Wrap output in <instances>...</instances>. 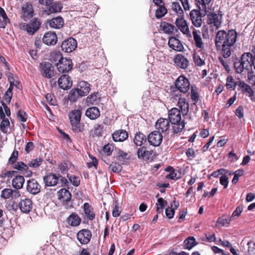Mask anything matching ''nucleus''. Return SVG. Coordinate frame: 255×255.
<instances>
[{
    "label": "nucleus",
    "instance_id": "12",
    "mask_svg": "<svg viewBox=\"0 0 255 255\" xmlns=\"http://www.w3.org/2000/svg\"><path fill=\"white\" fill-rule=\"evenodd\" d=\"M92 234L88 229H82L80 230L77 235V238L81 244H88L91 238Z\"/></svg>",
    "mask_w": 255,
    "mask_h": 255
},
{
    "label": "nucleus",
    "instance_id": "34",
    "mask_svg": "<svg viewBox=\"0 0 255 255\" xmlns=\"http://www.w3.org/2000/svg\"><path fill=\"white\" fill-rule=\"evenodd\" d=\"M81 219L78 214L75 213L71 214L67 219V223L73 227H76L80 225Z\"/></svg>",
    "mask_w": 255,
    "mask_h": 255
},
{
    "label": "nucleus",
    "instance_id": "1",
    "mask_svg": "<svg viewBox=\"0 0 255 255\" xmlns=\"http://www.w3.org/2000/svg\"><path fill=\"white\" fill-rule=\"evenodd\" d=\"M169 121L172 124V130L173 134L182 131L185 127V123L181 120V111L176 108L171 109L168 112Z\"/></svg>",
    "mask_w": 255,
    "mask_h": 255
},
{
    "label": "nucleus",
    "instance_id": "22",
    "mask_svg": "<svg viewBox=\"0 0 255 255\" xmlns=\"http://www.w3.org/2000/svg\"><path fill=\"white\" fill-rule=\"evenodd\" d=\"M20 194L18 191L13 190L10 188H5L2 190L1 197L4 199H7L10 198L16 199L20 197Z\"/></svg>",
    "mask_w": 255,
    "mask_h": 255
},
{
    "label": "nucleus",
    "instance_id": "39",
    "mask_svg": "<svg viewBox=\"0 0 255 255\" xmlns=\"http://www.w3.org/2000/svg\"><path fill=\"white\" fill-rule=\"evenodd\" d=\"M22 10L24 18H28L33 16V9L31 4L27 3L24 4L22 7Z\"/></svg>",
    "mask_w": 255,
    "mask_h": 255
},
{
    "label": "nucleus",
    "instance_id": "43",
    "mask_svg": "<svg viewBox=\"0 0 255 255\" xmlns=\"http://www.w3.org/2000/svg\"><path fill=\"white\" fill-rule=\"evenodd\" d=\"M178 106L180 108L181 113L183 115H187L189 111V104L186 102L184 98H180L178 103Z\"/></svg>",
    "mask_w": 255,
    "mask_h": 255
},
{
    "label": "nucleus",
    "instance_id": "54",
    "mask_svg": "<svg viewBox=\"0 0 255 255\" xmlns=\"http://www.w3.org/2000/svg\"><path fill=\"white\" fill-rule=\"evenodd\" d=\"M219 175H221L220 177V182L221 185H223V168H220L214 172H213L211 176L218 177Z\"/></svg>",
    "mask_w": 255,
    "mask_h": 255
},
{
    "label": "nucleus",
    "instance_id": "7",
    "mask_svg": "<svg viewBox=\"0 0 255 255\" xmlns=\"http://www.w3.org/2000/svg\"><path fill=\"white\" fill-rule=\"evenodd\" d=\"M202 10L193 9L190 12V19L192 24L196 27H200L202 24V17L205 16L206 14H202Z\"/></svg>",
    "mask_w": 255,
    "mask_h": 255
},
{
    "label": "nucleus",
    "instance_id": "31",
    "mask_svg": "<svg viewBox=\"0 0 255 255\" xmlns=\"http://www.w3.org/2000/svg\"><path fill=\"white\" fill-rule=\"evenodd\" d=\"M215 44L217 49L223 55V30H219L216 36Z\"/></svg>",
    "mask_w": 255,
    "mask_h": 255
},
{
    "label": "nucleus",
    "instance_id": "27",
    "mask_svg": "<svg viewBox=\"0 0 255 255\" xmlns=\"http://www.w3.org/2000/svg\"><path fill=\"white\" fill-rule=\"evenodd\" d=\"M82 115V108L80 107L78 109H75L69 113V118L71 123L80 122Z\"/></svg>",
    "mask_w": 255,
    "mask_h": 255
},
{
    "label": "nucleus",
    "instance_id": "3",
    "mask_svg": "<svg viewBox=\"0 0 255 255\" xmlns=\"http://www.w3.org/2000/svg\"><path fill=\"white\" fill-rule=\"evenodd\" d=\"M41 24L39 19L34 18L28 23L20 24L19 27L21 29L26 31L29 35H33L39 29Z\"/></svg>",
    "mask_w": 255,
    "mask_h": 255
},
{
    "label": "nucleus",
    "instance_id": "24",
    "mask_svg": "<svg viewBox=\"0 0 255 255\" xmlns=\"http://www.w3.org/2000/svg\"><path fill=\"white\" fill-rule=\"evenodd\" d=\"M58 199L66 205H68L71 199L70 192L65 188L61 189L57 193Z\"/></svg>",
    "mask_w": 255,
    "mask_h": 255
},
{
    "label": "nucleus",
    "instance_id": "58",
    "mask_svg": "<svg viewBox=\"0 0 255 255\" xmlns=\"http://www.w3.org/2000/svg\"><path fill=\"white\" fill-rule=\"evenodd\" d=\"M243 65L242 64V62L240 61L238 62H236L234 63V67L236 71L238 73H241L244 70H248V68H246V67L243 66Z\"/></svg>",
    "mask_w": 255,
    "mask_h": 255
},
{
    "label": "nucleus",
    "instance_id": "19",
    "mask_svg": "<svg viewBox=\"0 0 255 255\" xmlns=\"http://www.w3.org/2000/svg\"><path fill=\"white\" fill-rule=\"evenodd\" d=\"M43 42L47 45H54L57 42V35L54 32L45 33L42 38Z\"/></svg>",
    "mask_w": 255,
    "mask_h": 255
},
{
    "label": "nucleus",
    "instance_id": "64",
    "mask_svg": "<svg viewBox=\"0 0 255 255\" xmlns=\"http://www.w3.org/2000/svg\"><path fill=\"white\" fill-rule=\"evenodd\" d=\"M165 214L166 217L168 219H172L175 214L174 209H172L170 208H167L165 210Z\"/></svg>",
    "mask_w": 255,
    "mask_h": 255
},
{
    "label": "nucleus",
    "instance_id": "33",
    "mask_svg": "<svg viewBox=\"0 0 255 255\" xmlns=\"http://www.w3.org/2000/svg\"><path fill=\"white\" fill-rule=\"evenodd\" d=\"M24 181L25 179L23 176L21 175H16L12 180V186L16 190L20 189L23 187Z\"/></svg>",
    "mask_w": 255,
    "mask_h": 255
},
{
    "label": "nucleus",
    "instance_id": "11",
    "mask_svg": "<svg viewBox=\"0 0 255 255\" xmlns=\"http://www.w3.org/2000/svg\"><path fill=\"white\" fill-rule=\"evenodd\" d=\"M44 184L47 187H53L58 184L59 176L54 173H48L43 178Z\"/></svg>",
    "mask_w": 255,
    "mask_h": 255
},
{
    "label": "nucleus",
    "instance_id": "59",
    "mask_svg": "<svg viewBox=\"0 0 255 255\" xmlns=\"http://www.w3.org/2000/svg\"><path fill=\"white\" fill-rule=\"evenodd\" d=\"M18 152L16 150H14L11 153L10 157L8 159V164H12L16 162V161L18 158Z\"/></svg>",
    "mask_w": 255,
    "mask_h": 255
},
{
    "label": "nucleus",
    "instance_id": "53",
    "mask_svg": "<svg viewBox=\"0 0 255 255\" xmlns=\"http://www.w3.org/2000/svg\"><path fill=\"white\" fill-rule=\"evenodd\" d=\"M172 9L176 13L180 14V15H182L183 13V10L178 2H173L172 3Z\"/></svg>",
    "mask_w": 255,
    "mask_h": 255
},
{
    "label": "nucleus",
    "instance_id": "8",
    "mask_svg": "<svg viewBox=\"0 0 255 255\" xmlns=\"http://www.w3.org/2000/svg\"><path fill=\"white\" fill-rule=\"evenodd\" d=\"M163 136L159 131L155 130L150 133L147 140L150 145L154 146H159L162 142Z\"/></svg>",
    "mask_w": 255,
    "mask_h": 255
},
{
    "label": "nucleus",
    "instance_id": "2",
    "mask_svg": "<svg viewBox=\"0 0 255 255\" xmlns=\"http://www.w3.org/2000/svg\"><path fill=\"white\" fill-rule=\"evenodd\" d=\"M53 61L57 62V68L60 73H67L70 71L73 66L72 60L70 59L63 58L60 53H56L53 57Z\"/></svg>",
    "mask_w": 255,
    "mask_h": 255
},
{
    "label": "nucleus",
    "instance_id": "50",
    "mask_svg": "<svg viewBox=\"0 0 255 255\" xmlns=\"http://www.w3.org/2000/svg\"><path fill=\"white\" fill-rule=\"evenodd\" d=\"M167 12V10L164 5L158 6V8L155 11V17L157 18H160L164 16Z\"/></svg>",
    "mask_w": 255,
    "mask_h": 255
},
{
    "label": "nucleus",
    "instance_id": "25",
    "mask_svg": "<svg viewBox=\"0 0 255 255\" xmlns=\"http://www.w3.org/2000/svg\"><path fill=\"white\" fill-rule=\"evenodd\" d=\"M12 167L19 171L23 172V173L26 174L27 177H29L32 175V171L27 168L26 163L22 161L16 162L12 164Z\"/></svg>",
    "mask_w": 255,
    "mask_h": 255
},
{
    "label": "nucleus",
    "instance_id": "17",
    "mask_svg": "<svg viewBox=\"0 0 255 255\" xmlns=\"http://www.w3.org/2000/svg\"><path fill=\"white\" fill-rule=\"evenodd\" d=\"M174 62L176 66L181 69H185L189 65V61L183 55L179 54L174 58Z\"/></svg>",
    "mask_w": 255,
    "mask_h": 255
},
{
    "label": "nucleus",
    "instance_id": "9",
    "mask_svg": "<svg viewBox=\"0 0 255 255\" xmlns=\"http://www.w3.org/2000/svg\"><path fill=\"white\" fill-rule=\"evenodd\" d=\"M77 46V41L72 37L68 38L63 41L61 46L62 50L67 53L72 52Z\"/></svg>",
    "mask_w": 255,
    "mask_h": 255
},
{
    "label": "nucleus",
    "instance_id": "55",
    "mask_svg": "<svg viewBox=\"0 0 255 255\" xmlns=\"http://www.w3.org/2000/svg\"><path fill=\"white\" fill-rule=\"evenodd\" d=\"M110 169L115 173H119L122 171V167L117 162H112L109 166Z\"/></svg>",
    "mask_w": 255,
    "mask_h": 255
},
{
    "label": "nucleus",
    "instance_id": "63",
    "mask_svg": "<svg viewBox=\"0 0 255 255\" xmlns=\"http://www.w3.org/2000/svg\"><path fill=\"white\" fill-rule=\"evenodd\" d=\"M26 116V115L25 112H22L21 110L18 111L17 113V117L19 121L22 122H25L27 119Z\"/></svg>",
    "mask_w": 255,
    "mask_h": 255
},
{
    "label": "nucleus",
    "instance_id": "49",
    "mask_svg": "<svg viewBox=\"0 0 255 255\" xmlns=\"http://www.w3.org/2000/svg\"><path fill=\"white\" fill-rule=\"evenodd\" d=\"M193 36L196 46L199 48H202L203 47V43L200 35L198 33L197 30H195L193 31Z\"/></svg>",
    "mask_w": 255,
    "mask_h": 255
},
{
    "label": "nucleus",
    "instance_id": "41",
    "mask_svg": "<svg viewBox=\"0 0 255 255\" xmlns=\"http://www.w3.org/2000/svg\"><path fill=\"white\" fill-rule=\"evenodd\" d=\"M147 140L145 135L141 132H136L135 134L133 141L137 146H141Z\"/></svg>",
    "mask_w": 255,
    "mask_h": 255
},
{
    "label": "nucleus",
    "instance_id": "51",
    "mask_svg": "<svg viewBox=\"0 0 255 255\" xmlns=\"http://www.w3.org/2000/svg\"><path fill=\"white\" fill-rule=\"evenodd\" d=\"M191 97L194 104H196L199 100V95L198 92V88L195 86H191Z\"/></svg>",
    "mask_w": 255,
    "mask_h": 255
},
{
    "label": "nucleus",
    "instance_id": "60",
    "mask_svg": "<svg viewBox=\"0 0 255 255\" xmlns=\"http://www.w3.org/2000/svg\"><path fill=\"white\" fill-rule=\"evenodd\" d=\"M180 176L174 170L171 171L169 174L166 176V178L167 179H170L172 180H177L180 178Z\"/></svg>",
    "mask_w": 255,
    "mask_h": 255
},
{
    "label": "nucleus",
    "instance_id": "26",
    "mask_svg": "<svg viewBox=\"0 0 255 255\" xmlns=\"http://www.w3.org/2000/svg\"><path fill=\"white\" fill-rule=\"evenodd\" d=\"M128 133L124 129L117 130L112 134L113 140L116 142L124 141L128 138Z\"/></svg>",
    "mask_w": 255,
    "mask_h": 255
},
{
    "label": "nucleus",
    "instance_id": "13",
    "mask_svg": "<svg viewBox=\"0 0 255 255\" xmlns=\"http://www.w3.org/2000/svg\"><path fill=\"white\" fill-rule=\"evenodd\" d=\"M237 36V33L235 30H229L224 38V48L226 46H233L236 42Z\"/></svg>",
    "mask_w": 255,
    "mask_h": 255
},
{
    "label": "nucleus",
    "instance_id": "5",
    "mask_svg": "<svg viewBox=\"0 0 255 255\" xmlns=\"http://www.w3.org/2000/svg\"><path fill=\"white\" fill-rule=\"evenodd\" d=\"M5 111H3L0 107V118L2 120L0 125V128L3 133H6L10 127L9 121L6 118V116L9 117L10 116V111L8 107H5Z\"/></svg>",
    "mask_w": 255,
    "mask_h": 255
},
{
    "label": "nucleus",
    "instance_id": "14",
    "mask_svg": "<svg viewBox=\"0 0 255 255\" xmlns=\"http://www.w3.org/2000/svg\"><path fill=\"white\" fill-rule=\"evenodd\" d=\"M26 189L28 192L35 195L40 192L41 186L35 179H31L27 182Z\"/></svg>",
    "mask_w": 255,
    "mask_h": 255
},
{
    "label": "nucleus",
    "instance_id": "48",
    "mask_svg": "<svg viewBox=\"0 0 255 255\" xmlns=\"http://www.w3.org/2000/svg\"><path fill=\"white\" fill-rule=\"evenodd\" d=\"M160 27L161 29L165 33H172L174 28V26L170 24L169 23H167L166 22H162L160 24Z\"/></svg>",
    "mask_w": 255,
    "mask_h": 255
},
{
    "label": "nucleus",
    "instance_id": "21",
    "mask_svg": "<svg viewBox=\"0 0 255 255\" xmlns=\"http://www.w3.org/2000/svg\"><path fill=\"white\" fill-rule=\"evenodd\" d=\"M146 147L144 146L138 149L137 151L138 158L145 161L152 160V154L153 153V151L146 150Z\"/></svg>",
    "mask_w": 255,
    "mask_h": 255
},
{
    "label": "nucleus",
    "instance_id": "18",
    "mask_svg": "<svg viewBox=\"0 0 255 255\" xmlns=\"http://www.w3.org/2000/svg\"><path fill=\"white\" fill-rule=\"evenodd\" d=\"M175 24L179 29L184 34H188L190 33L189 29L186 21L183 17V15H179L176 18Z\"/></svg>",
    "mask_w": 255,
    "mask_h": 255
},
{
    "label": "nucleus",
    "instance_id": "47",
    "mask_svg": "<svg viewBox=\"0 0 255 255\" xmlns=\"http://www.w3.org/2000/svg\"><path fill=\"white\" fill-rule=\"evenodd\" d=\"M8 20L7 16L4 11L2 8H0V27L4 28L7 24Z\"/></svg>",
    "mask_w": 255,
    "mask_h": 255
},
{
    "label": "nucleus",
    "instance_id": "37",
    "mask_svg": "<svg viewBox=\"0 0 255 255\" xmlns=\"http://www.w3.org/2000/svg\"><path fill=\"white\" fill-rule=\"evenodd\" d=\"M238 85L239 89L242 90L243 93L246 94L249 97H252L254 95V93L252 88L244 81H239Z\"/></svg>",
    "mask_w": 255,
    "mask_h": 255
},
{
    "label": "nucleus",
    "instance_id": "6",
    "mask_svg": "<svg viewBox=\"0 0 255 255\" xmlns=\"http://www.w3.org/2000/svg\"><path fill=\"white\" fill-rule=\"evenodd\" d=\"M176 88L180 92L187 93L190 89V84L189 81L184 76H180L175 82Z\"/></svg>",
    "mask_w": 255,
    "mask_h": 255
},
{
    "label": "nucleus",
    "instance_id": "36",
    "mask_svg": "<svg viewBox=\"0 0 255 255\" xmlns=\"http://www.w3.org/2000/svg\"><path fill=\"white\" fill-rule=\"evenodd\" d=\"M84 213L86 217L90 220H93L95 218V214L92 206L88 203H85L83 206Z\"/></svg>",
    "mask_w": 255,
    "mask_h": 255
},
{
    "label": "nucleus",
    "instance_id": "30",
    "mask_svg": "<svg viewBox=\"0 0 255 255\" xmlns=\"http://www.w3.org/2000/svg\"><path fill=\"white\" fill-rule=\"evenodd\" d=\"M90 84L85 81H81L77 85V89L82 94V96L88 95L90 91Z\"/></svg>",
    "mask_w": 255,
    "mask_h": 255
},
{
    "label": "nucleus",
    "instance_id": "57",
    "mask_svg": "<svg viewBox=\"0 0 255 255\" xmlns=\"http://www.w3.org/2000/svg\"><path fill=\"white\" fill-rule=\"evenodd\" d=\"M103 131V126L101 125H96L94 128V134L97 136H101Z\"/></svg>",
    "mask_w": 255,
    "mask_h": 255
},
{
    "label": "nucleus",
    "instance_id": "45",
    "mask_svg": "<svg viewBox=\"0 0 255 255\" xmlns=\"http://www.w3.org/2000/svg\"><path fill=\"white\" fill-rule=\"evenodd\" d=\"M183 246L184 249L187 250H191L197 243L195 239L193 237H189L183 242Z\"/></svg>",
    "mask_w": 255,
    "mask_h": 255
},
{
    "label": "nucleus",
    "instance_id": "38",
    "mask_svg": "<svg viewBox=\"0 0 255 255\" xmlns=\"http://www.w3.org/2000/svg\"><path fill=\"white\" fill-rule=\"evenodd\" d=\"M62 5L59 2L54 3L53 1L47 7L45 11L48 13H56L60 12L62 8Z\"/></svg>",
    "mask_w": 255,
    "mask_h": 255
},
{
    "label": "nucleus",
    "instance_id": "29",
    "mask_svg": "<svg viewBox=\"0 0 255 255\" xmlns=\"http://www.w3.org/2000/svg\"><path fill=\"white\" fill-rule=\"evenodd\" d=\"M209 24H212L216 28H219L222 23V15L212 13L208 15Z\"/></svg>",
    "mask_w": 255,
    "mask_h": 255
},
{
    "label": "nucleus",
    "instance_id": "16",
    "mask_svg": "<svg viewBox=\"0 0 255 255\" xmlns=\"http://www.w3.org/2000/svg\"><path fill=\"white\" fill-rule=\"evenodd\" d=\"M155 127L157 131L165 133L169 129L170 122L167 119L160 118L156 122Z\"/></svg>",
    "mask_w": 255,
    "mask_h": 255
},
{
    "label": "nucleus",
    "instance_id": "62",
    "mask_svg": "<svg viewBox=\"0 0 255 255\" xmlns=\"http://www.w3.org/2000/svg\"><path fill=\"white\" fill-rule=\"evenodd\" d=\"M193 59L195 63L198 66H202L205 64L204 61L203 59H202L200 58V57L199 55H197L196 54L194 55Z\"/></svg>",
    "mask_w": 255,
    "mask_h": 255
},
{
    "label": "nucleus",
    "instance_id": "52",
    "mask_svg": "<svg viewBox=\"0 0 255 255\" xmlns=\"http://www.w3.org/2000/svg\"><path fill=\"white\" fill-rule=\"evenodd\" d=\"M237 83L235 81L232 76H228L227 78L226 86L228 89L233 90L235 89Z\"/></svg>",
    "mask_w": 255,
    "mask_h": 255
},
{
    "label": "nucleus",
    "instance_id": "23",
    "mask_svg": "<svg viewBox=\"0 0 255 255\" xmlns=\"http://www.w3.org/2000/svg\"><path fill=\"white\" fill-rule=\"evenodd\" d=\"M240 61L242 62V64L243 65V66L246 67V68L249 70L254 64L252 54L250 52L245 53L242 55Z\"/></svg>",
    "mask_w": 255,
    "mask_h": 255
},
{
    "label": "nucleus",
    "instance_id": "56",
    "mask_svg": "<svg viewBox=\"0 0 255 255\" xmlns=\"http://www.w3.org/2000/svg\"><path fill=\"white\" fill-rule=\"evenodd\" d=\"M70 182L75 186H78L80 184V180L79 177L75 175H67Z\"/></svg>",
    "mask_w": 255,
    "mask_h": 255
},
{
    "label": "nucleus",
    "instance_id": "10",
    "mask_svg": "<svg viewBox=\"0 0 255 255\" xmlns=\"http://www.w3.org/2000/svg\"><path fill=\"white\" fill-rule=\"evenodd\" d=\"M18 207L22 212L28 213L30 212L32 209V202L29 198L22 197L18 203Z\"/></svg>",
    "mask_w": 255,
    "mask_h": 255
},
{
    "label": "nucleus",
    "instance_id": "42",
    "mask_svg": "<svg viewBox=\"0 0 255 255\" xmlns=\"http://www.w3.org/2000/svg\"><path fill=\"white\" fill-rule=\"evenodd\" d=\"M211 1V0H195V3L200 10L203 11L202 14H207V5Z\"/></svg>",
    "mask_w": 255,
    "mask_h": 255
},
{
    "label": "nucleus",
    "instance_id": "35",
    "mask_svg": "<svg viewBox=\"0 0 255 255\" xmlns=\"http://www.w3.org/2000/svg\"><path fill=\"white\" fill-rule=\"evenodd\" d=\"M49 25L50 27L55 29H60L64 25V20L60 16H58L51 19L49 22Z\"/></svg>",
    "mask_w": 255,
    "mask_h": 255
},
{
    "label": "nucleus",
    "instance_id": "28",
    "mask_svg": "<svg viewBox=\"0 0 255 255\" xmlns=\"http://www.w3.org/2000/svg\"><path fill=\"white\" fill-rule=\"evenodd\" d=\"M168 45L171 48L177 51H181L183 49L181 41L174 37L169 38L168 40Z\"/></svg>",
    "mask_w": 255,
    "mask_h": 255
},
{
    "label": "nucleus",
    "instance_id": "40",
    "mask_svg": "<svg viewBox=\"0 0 255 255\" xmlns=\"http://www.w3.org/2000/svg\"><path fill=\"white\" fill-rule=\"evenodd\" d=\"M43 159L41 157H38L35 159H32L30 160L26 161V165L27 168H29L35 169L38 168L42 163Z\"/></svg>",
    "mask_w": 255,
    "mask_h": 255
},
{
    "label": "nucleus",
    "instance_id": "20",
    "mask_svg": "<svg viewBox=\"0 0 255 255\" xmlns=\"http://www.w3.org/2000/svg\"><path fill=\"white\" fill-rule=\"evenodd\" d=\"M72 126V130L75 133H79L77 136V139L80 140L81 139L85 140V136L83 133H82L85 129V126L83 124H81L80 122H75V123H71Z\"/></svg>",
    "mask_w": 255,
    "mask_h": 255
},
{
    "label": "nucleus",
    "instance_id": "61",
    "mask_svg": "<svg viewBox=\"0 0 255 255\" xmlns=\"http://www.w3.org/2000/svg\"><path fill=\"white\" fill-rule=\"evenodd\" d=\"M248 79L249 82L253 85H255V75L254 72L252 71H249L248 73Z\"/></svg>",
    "mask_w": 255,
    "mask_h": 255
},
{
    "label": "nucleus",
    "instance_id": "46",
    "mask_svg": "<svg viewBox=\"0 0 255 255\" xmlns=\"http://www.w3.org/2000/svg\"><path fill=\"white\" fill-rule=\"evenodd\" d=\"M167 202L164 200L162 198H159L157 199V203L156 204V212L158 214L163 212V209Z\"/></svg>",
    "mask_w": 255,
    "mask_h": 255
},
{
    "label": "nucleus",
    "instance_id": "4",
    "mask_svg": "<svg viewBox=\"0 0 255 255\" xmlns=\"http://www.w3.org/2000/svg\"><path fill=\"white\" fill-rule=\"evenodd\" d=\"M39 71L41 75L46 78L51 79L54 76V67L49 62L43 61L40 64Z\"/></svg>",
    "mask_w": 255,
    "mask_h": 255
},
{
    "label": "nucleus",
    "instance_id": "32",
    "mask_svg": "<svg viewBox=\"0 0 255 255\" xmlns=\"http://www.w3.org/2000/svg\"><path fill=\"white\" fill-rule=\"evenodd\" d=\"M85 115L91 120H96L100 117V112L97 107H92L86 110Z\"/></svg>",
    "mask_w": 255,
    "mask_h": 255
},
{
    "label": "nucleus",
    "instance_id": "15",
    "mask_svg": "<svg viewBox=\"0 0 255 255\" xmlns=\"http://www.w3.org/2000/svg\"><path fill=\"white\" fill-rule=\"evenodd\" d=\"M59 87L64 90L69 89L72 86V81L70 76L64 74L62 75L58 80Z\"/></svg>",
    "mask_w": 255,
    "mask_h": 255
},
{
    "label": "nucleus",
    "instance_id": "44",
    "mask_svg": "<svg viewBox=\"0 0 255 255\" xmlns=\"http://www.w3.org/2000/svg\"><path fill=\"white\" fill-rule=\"evenodd\" d=\"M81 97H82V94L79 93V91L77 88L72 89L70 91L68 99L71 102H75L79 98Z\"/></svg>",
    "mask_w": 255,
    "mask_h": 255
}]
</instances>
